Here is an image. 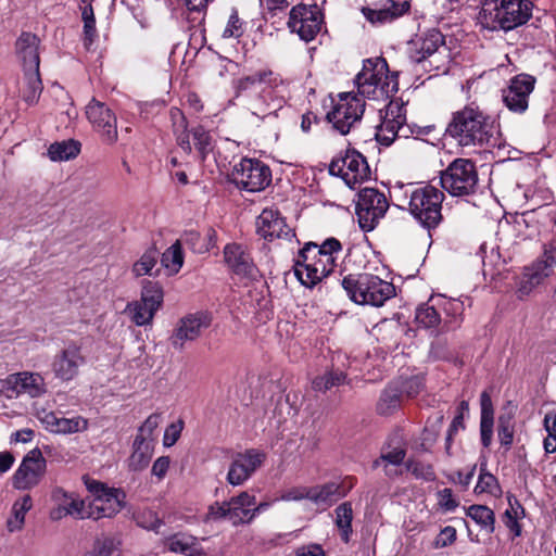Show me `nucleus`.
Masks as SVG:
<instances>
[{
  "mask_svg": "<svg viewBox=\"0 0 556 556\" xmlns=\"http://www.w3.org/2000/svg\"><path fill=\"white\" fill-rule=\"evenodd\" d=\"M445 136L462 148L500 146L492 118L475 103L455 111L445 128Z\"/></svg>",
  "mask_w": 556,
  "mask_h": 556,
  "instance_id": "obj_1",
  "label": "nucleus"
},
{
  "mask_svg": "<svg viewBox=\"0 0 556 556\" xmlns=\"http://www.w3.org/2000/svg\"><path fill=\"white\" fill-rule=\"evenodd\" d=\"M391 198L428 231L435 229L442 222V202L445 197L434 186L396 182L392 187Z\"/></svg>",
  "mask_w": 556,
  "mask_h": 556,
  "instance_id": "obj_2",
  "label": "nucleus"
},
{
  "mask_svg": "<svg viewBox=\"0 0 556 556\" xmlns=\"http://www.w3.org/2000/svg\"><path fill=\"white\" fill-rule=\"evenodd\" d=\"M281 81L279 75L271 68L263 66L236 79L233 81V89L236 97H243L250 100L248 106L253 115L264 118L281 106L280 101L275 104L273 98L274 89Z\"/></svg>",
  "mask_w": 556,
  "mask_h": 556,
  "instance_id": "obj_3",
  "label": "nucleus"
},
{
  "mask_svg": "<svg viewBox=\"0 0 556 556\" xmlns=\"http://www.w3.org/2000/svg\"><path fill=\"white\" fill-rule=\"evenodd\" d=\"M341 250L342 245L336 238H328L320 245L306 243L299 253L294 275L303 286L315 287L333 270Z\"/></svg>",
  "mask_w": 556,
  "mask_h": 556,
  "instance_id": "obj_4",
  "label": "nucleus"
},
{
  "mask_svg": "<svg viewBox=\"0 0 556 556\" xmlns=\"http://www.w3.org/2000/svg\"><path fill=\"white\" fill-rule=\"evenodd\" d=\"M354 84L358 97L369 100H387L399 90L397 73H391L383 58L364 60Z\"/></svg>",
  "mask_w": 556,
  "mask_h": 556,
  "instance_id": "obj_5",
  "label": "nucleus"
},
{
  "mask_svg": "<svg viewBox=\"0 0 556 556\" xmlns=\"http://www.w3.org/2000/svg\"><path fill=\"white\" fill-rule=\"evenodd\" d=\"M341 286L351 301L362 305L378 307L395 295L392 282L368 273L348 275L341 280Z\"/></svg>",
  "mask_w": 556,
  "mask_h": 556,
  "instance_id": "obj_6",
  "label": "nucleus"
},
{
  "mask_svg": "<svg viewBox=\"0 0 556 556\" xmlns=\"http://www.w3.org/2000/svg\"><path fill=\"white\" fill-rule=\"evenodd\" d=\"M169 118L177 146L184 152L190 154L192 152V144L190 142L191 135L199 159L202 162L205 161L208 154L214 150V140L210 131L202 126H197L189 131L188 122L184 112L175 106L169 110Z\"/></svg>",
  "mask_w": 556,
  "mask_h": 556,
  "instance_id": "obj_7",
  "label": "nucleus"
},
{
  "mask_svg": "<svg viewBox=\"0 0 556 556\" xmlns=\"http://www.w3.org/2000/svg\"><path fill=\"white\" fill-rule=\"evenodd\" d=\"M85 484L92 495V500L86 503V519L112 518L123 509L126 497L123 490L90 479L86 480Z\"/></svg>",
  "mask_w": 556,
  "mask_h": 556,
  "instance_id": "obj_8",
  "label": "nucleus"
},
{
  "mask_svg": "<svg viewBox=\"0 0 556 556\" xmlns=\"http://www.w3.org/2000/svg\"><path fill=\"white\" fill-rule=\"evenodd\" d=\"M441 186L452 197H467L478 189V172L472 161L455 159L441 173Z\"/></svg>",
  "mask_w": 556,
  "mask_h": 556,
  "instance_id": "obj_9",
  "label": "nucleus"
},
{
  "mask_svg": "<svg viewBox=\"0 0 556 556\" xmlns=\"http://www.w3.org/2000/svg\"><path fill=\"white\" fill-rule=\"evenodd\" d=\"M533 3L530 0H501V5L495 7V15L491 23L486 21V10L479 13V21L484 28L505 31L527 23L532 16Z\"/></svg>",
  "mask_w": 556,
  "mask_h": 556,
  "instance_id": "obj_10",
  "label": "nucleus"
},
{
  "mask_svg": "<svg viewBox=\"0 0 556 556\" xmlns=\"http://www.w3.org/2000/svg\"><path fill=\"white\" fill-rule=\"evenodd\" d=\"M332 108L327 113V119L341 135H346L361 122L365 101L353 92H341L332 100Z\"/></svg>",
  "mask_w": 556,
  "mask_h": 556,
  "instance_id": "obj_11",
  "label": "nucleus"
},
{
  "mask_svg": "<svg viewBox=\"0 0 556 556\" xmlns=\"http://www.w3.org/2000/svg\"><path fill=\"white\" fill-rule=\"evenodd\" d=\"M255 505V496L247 491L240 492L229 501L215 502L210 505L207 519H227L233 526L250 523L254 519L252 506Z\"/></svg>",
  "mask_w": 556,
  "mask_h": 556,
  "instance_id": "obj_12",
  "label": "nucleus"
},
{
  "mask_svg": "<svg viewBox=\"0 0 556 556\" xmlns=\"http://www.w3.org/2000/svg\"><path fill=\"white\" fill-rule=\"evenodd\" d=\"M231 181L241 190L260 192L271 182L268 165L256 159H242L231 172Z\"/></svg>",
  "mask_w": 556,
  "mask_h": 556,
  "instance_id": "obj_13",
  "label": "nucleus"
},
{
  "mask_svg": "<svg viewBox=\"0 0 556 556\" xmlns=\"http://www.w3.org/2000/svg\"><path fill=\"white\" fill-rule=\"evenodd\" d=\"M329 173L341 177L350 188H354L370 177L366 159L355 149H346L333 157L329 164Z\"/></svg>",
  "mask_w": 556,
  "mask_h": 556,
  "instance_id": "obj_14",
  "label": "nucleus"
},
{
  "mask_svg": "<svg viewBox=\"0 0 556 556\" xmlns=\"http://www.w3.org/2000/svg\"><path fill=\"white\" fill-rule=\"evenodd\" d=\"M389 207L386 195L375 188H364L358 192L356 214L359 227L364 231H371L378 222L386 215Z\"/></svg>",
  "mask_w": 556,
  "mask_h": 556,
  "instance_id": "obj_15",
  "label": "nucleus"
},
{
  "mask_svg": "<svg viewBox=\"0 0 556 556\" xmlns=\"http://www.w3.org/2000/svg\"><path fill=\"white\" fill-rule=\"evenodd\" d=\"M85 113L93 131L104 144L113 146L117 142V117L105 103L92 98L86 105Z\"/></svg>",
  "mask_w": 556,
  "mask_h": 556,
  "instance_id": "obj_16",
  "label": "nucleus"
},
{
  "mask_svg": "<svg viewBox=\"0 0 556 556\" xmlns=\"http://www.w3.org/2000/svg\"><path fill=\"white\" fill-rule=\"evenodd\" d=\"M288 28L298 35L327 34L325 15L317 4L294 5L289 12Z\"/></svg>",
  "mask_w": 556,
  "mask_h": 556,
  "instance_id": "obj_17",
  "label": "nucleus"
},
{
  "mask_svg": "<svg viewBox=\"0 0 556 556\" xmlns=\"http://www.w3.org/2000/svg\"><path fill=\"white\" fill-rule=\"evenodd\" d=\"M409 135L406 125V110L404 103L399 100L390 101L386 108L380 125L377 127L376 140L389 147L396 137L407 138Z\"/></svg>",
  "mask_w": 556,
  "mask_h": 556,
  "instance_id": "obj_18",
  "label": "nucleus"
},
{
  "mask_svg": "<svg viewBox=\"0 0 556 556\" xmlns=\"http://www.w3.org/2000/svg\"><path fill=\"white\" fill-rule=\"evenodd\" d=\"M267 455L258 448H248L236 453L226 476L232 486L243 485L265 463Z\"/></svg>",
  "mask_w": 556,
  "mask_h": 556,
  "instance_id": "obj_19",
  "label": "nucleus"
},
{
  "mask_svg": "<svg viewBox=\"0 0 556 556\" xmlns=\"http://www.w3.org/2000/svg\"><path fill=\"white\" fill-rule=\"evenodd\" d=\"M47 462L39 448L30 450L22 459L13 475V486L16 490H30L38 485L45 476Z\"/></svg>",
  "mask_w": 556,
  "mask_h": 556,
  "instance_id": "obj_20",
  "label": "nucleus"
},
{
  "mask_svg": "<svg viewBox=\"0 0 556 556\" xmlns=\"http://www.w3.org/2000/svg\"><path fill=\"white\" fill-rule=\"evenodd\" d=\"M535 77L529 74H518L509 79L502 90L505 106L514 113L522 114L529 106V97L534 90Z\"/></svg>",
  "mask_w": 556,
  "mask_h": 556,
  "instance_id": "obj_21",
  "label": "nucleus"
},
{
  "mask_svg": "<svg viewBox=\"0 0 556 556\" xmlns=\"http://www.w3.org/2000/svg\"><path fill=\"white\" fill-rule=\"evenodd\" d=\"M85 363L81 348L71 342L54 356L51 367L55 378L71 381L78 376L79 368Z\"/></svg>",
  "mask_w": 556,
  "mask_h": 556,
  "instance_id": "obj_22",
  "label": "nucleus"
},
{
  "mask_svg": "<svg viewBox=\"0 0 556 556\" xmlns=\"http://www.w3.org/2000/svg\"><path fill=\"white\" fill-rule=\"evenodd\" d=\"M255 224L257 235L264 240H289L294 237L292 229L277 208H264L257 216Z\"/></svg>",
  "mask_w": 556,
  "mask_h": 556,
  "instance_id": "obj_23",
  "label": "nucleus"
},
{
  "mask_svg": "<svg viewBox=\"0 0 556 556\" xmlns=\"http://www.w3.org/2000/svg\"><path fill=\"white\" fill-rule=\"evenodd\" d=\"M38 419L47 431L54 434H74L84 432L89 427L88 419L83 416L66 418L45 409L38 414Z\"/></svg>",
  "mask_w": 556,
  "mask_h": 556,
  "instance_id": "obj_24",
  "label": "nucleus"
},
{
  "mask_svg": "<svg viewBox=\"0 0 556 556\" xmlns=\"http://www.w3.org/2000/svg\"><path fill=\"white\" fill-rule=\"evenodd\" d=\"M51 498L54 503V507L50 510V518L52 520H61L66 516H72L76 519H86V502L74 493H68L61 488H55L52 491Z\"/></svg>",
  "mask_w": 556,
  "mask_h": 556,
  "instance_id": "obj_25",
  "label": "nucleus"
},
{
  "mask_svg": "<svg viewBox=\"0 0 556 556\" xmlns=\"http://www.w3.org/2000/svg\"><path fill=\"white\" fill-rule=\"evenodd\" d=\"M211 325V318L205 313L189 314L181 318L174 333L170 337V343L175 349H181L186 341L195 340L203 329Z\"/></svg>",
  "mask_w": 556,
  "mask_h": 556,
  "instance_id": "obj_26",
  "label": "nucleus"
},
{
  "mask_svg": "<svg viewBox=\"0 0 556 556\" xmlns=\"http://www.w3.org/2000/svg\"><path fill=\"white\" fill-rule=\"evenodd\" d=\"M223 253L225 263L235 275L242 278H256L257 267L243 245L235 242L228 243Z\"/></svg>",
  "mask_w": 556,
  "mask_h": 556,
  "instance_id": "obj_27",
  "label": "nucleus"
},
{
  "mask_svg": "<svg viewBox=\"0 0 556 556\" xmlns=\"http://www.w3.org/2000/svg\"><path fill=\"white\" fill-rule=\"evenodd\" d=\"M4 388L10 392L9 396L27 394L30 397H38L46 392L43 378L37 372H17L10 375L4 382Z\"/></svg>",
  "mask_w": 556,
  "mask_h": 556,
  "instance_id": "obj_28",
  "label": "nucleus"
},
{
  "mask_svg": "<svg viewBox=\"0 0 556 556\" xmlns=\"http://www.w3.org/2000/svg\"><path fill=\"white\" fill-rule=\"evenodd\" d=\"M409 9L410 3L408 1L397 2L395 0H386L381 8H363L362 12L366 20L372 25H382L393 22L407 13Z\"/></svg>",
  "mask_w": 556,
  "mask_h": 556,
  "instance_id": "obj_29",
  "label": "nucleus"
},
{
  "mask_svg": "<svg viewBox=\"0 0 556 556\" xmlns=\"http://www.w3.org/2000/svg\"><path fill=\"white\" fill-rule=\"evenodd\" d=\"M16 88L27 104H36L43 90L39 70H22V74L16 78Z\"/></svg>",
  "mask_w": 556,
  "mask_h": 556,
  "instance_id": "obj_30",
  "label": "nucleus"
},
{
  "mask_svg": "<svg viewBox=\"0 0 556 556\" xmlns=\"http://www.w3.org/2000/svg\"><path fill=\"white\" fill-rule=\"evenodd\" d=\"M415 323L418 328L430 331L433 334L446 332L443 330V318L439 312L435 300L432 298L427 303L419 305L415 312Z\"/></svg>",
  "mask_w": 556,
  "mask_h": 556,
  "instance_id": "obj_31",
  "label": "nucleus"
},
{
  "mask_svg": "<svg viewBox=\"0 0 556 556\" xmlns=\"http://www.w3.org/2000/svg\"><path fill=\"white\" fill-rule=\"evenodd\" d=\"M556 265V247L553 243H546L543 248L542 256L531 266L527 267L525 273L530 276L534 285H541L548 276H551Z\"/></svg>",
  "mask_w": 556,
  "mask_h": 556,
  "instance_id": "obj_32",
  "label": "nucleus"
},
{
  "mask_svg": "<svg viewBox=\"0 0 556 556\" xmlns=\"http://www.w3.org/2000/svg\"><path fill=\"white\" fill-rule=\"evenodd\" d=\"M16 54L22 70H39L40 65V38L18 37L15 43Z\"/></svg>",
  "mask_w": 556,
  "mask_h": 556,
  "instance_id": "obj_33",
  "label": "nucleus"
},
{
  "mask_svg": "<svg viewBox=\"0 0 556 556\" xmlns=\"http://www.w3.org/2000/svg\"><path fill=\"white\" fill-rule=\"evenodd\" d=\"M444 37H412L407 41L406 51L414 62H421L433 54L444 43Z\"/></svg>",
  "mask_w": 556,
  "mask_h": 556,
  "instance_id": "obj_34",
  "label": "nucleus"
},
{
  "mask_svg": "<svg viewBox=\"0 0 556 556\" xmlns=\"http://www.w3.org/2000/svg\"><path fill=\"white\" fill-rule=\"evenodd\" d=\"M263 25H266V21L263 17L245 20L240 16L239 11L236 8H232L224 35L257 34L258 30H262Z\"/></svg>",
  "mask_w": 556,
  "mask_h": 556,
  "instance_id": "obj_35",
  "label": "nucleus"
},
{
  "mask_svg": "<svg viewBox=\"0 0 556 556\" xmlns=\"http://www.w3.org/2000/svg\"><path fill=\"white\" fill-rule=\"evenodd\" d=\"M434 300L439 312L445 314V318H443V330L451 331L459 327L464 313V303L457 299H447L444 296Z\"/></svg>",
  "mask_w": 556,
  "mask_h": 556,
  "instance_id": "obj_36",
  "label": "nucleus"
},
{
  "mask_svg": "<svg viewBox=\"0 0 556 556\" xmlns=\"http://www.w3.org/2000/svg\"><path fill=\"white\" fill-rule=\"evenodd\" d=\"M345 495L346 492L339 483L336 482L309 486V501L316 505L331 506L334 502Z\"/></svg>",
  "mask_w": 556,
  "mask_h": 556,
  "instance_id": "obj_37",
  "label": "nucleus"
},
{
  "mask_svg": "<svg viewBox=\"0 0 556 556\" xmlns=\"http://www.w3.org/2000/svg\"><path fill=\"white\" fill-rule=\"evenodd\" d=\"M33 508V498L29 494H25L17 498L12 507L5 527L10 533L20 532L25 525L26 514Z\"/></svg>",
  "mask_w": 556,
  "mask_h": 556,
  "instance_id": "obj_38",
  "label": "nucleus"
},
{
  "mask_svg": "<svg viewBox=\"0 0 556 556\" xmlns=\"http://www.w3.org/2000/svg\"><path fill=\"white\" fill-rule=\"evenodd\" d=\"M153 455V442L136 437L132 443V453L129 457V468L134 471L144 469Z\"/></svg>",
  "mask_w": 556,
  "mask_h": 556,
  "instance_id": "obj_39",
  "label": "nucleus"
},
{
  "mask_svg": "<svg viewBox=\"0 0 556 556\" xmlns=\"http://www.w3.org/2000/svg\"><path fill=\"white\" fill-rule=\"evenodd\" d=\"M509 507L505 510L503 521L505 527L513 533L514 538L521 535L522 527L519 523L526 516V510L516 496H507Z\"/></svg>",
  "mask_w": 556,
  "mask_h": 556,
  "instance_id": "obj_40",
  "label": "nucleus"
},
{
  "mask_svg": "<svg viewBox=\"0 0 556 556\" xmlns=\"http://www.w3.org/2000/svg\"><path fill=\"white\" fill-rule=\"evenodd\" d=\"M81 144L74 139L54 142L48 148V156L53 162L68 161L80 152Z\"/></svg>",
  "mask_w": 556,
  "mask_h": 556,
  "instance_id": "obj_41",
  "label": "nucleus"
},
{
  "mask_svg": "<svg viewBox=\"0 0 556 556\" xmlns=\"http://www.w3.org/2000/svg\"><path fill=\"white\" fill-rule=\"evenodd\" d=\"M473 491L477 495L489 494L493 497H501L502 495V488L498 480L486 470V463L481 464L480 473Z\"/></svg>",
  "mask_w": 556,
  "mask_h": 556,
  "instance_id": "obj_42",
  "label": "nucleus"
},
{
  "mask_svg": "<svg viewBox=\"0 0 556 556\" xmlns=\"http://www.w3.org/2000/svg\"><path fill=\"white\" fill-rule=\"evenodd\" d=\"M85 554L87 556H121L122 542L115 536L104 535L96 539L91 551Z\"/></svg>",
  "mask_w": 556,
  "mask_h": 556,
  "instance_id": "obj_43",
  "label": "nucleus"
},
{
  "mask_svg": "<svg viewBox=\"0 0 556 556\" xmlns=\"http://www.w3.org/2000/svg\"><path fill=\"white\" fill-rule=\"evenodd\" d=\"M402 394L397 384L388 386L377 404V410L380 415H390L401 406Z\"/></svg>",
  "mask_w": 556,
  "mask_h": 556,
  "instance_id": "obj_44",
  "label": "nucleus"
},
{
  "mask_svg": "<svg viewBox=\"0 0 556 556\" xmlns=\"http://www.w3.org/2000/svg\"><path fill=\"white\" fill-rule=\"evenodd\" d=\"M125 313L137 326H148L152 324L156 311L149 307L140 300L128 303Z\"/></svg>",
  "mask_w": 556,
  "mask_h": 556,
  "instance_id": "obj_45",
  "label": "nucleus"
},
{
  "mask_svg": "<svg viewBox=\"0 0 556 556\" xmlns=\"http://www.w3.org/2000/svg\"><path fill=\"white\" fill-rule=\"evenodd\" d=\"M336 525L341 532L342 540L348 543L352 533L353 509L350 502L340 504L336 510Z\"/></svg>",
  "mask_w": 556,
  "mask_h": 556,
  "instance_id": "obj_46",
  "label": "nucleus"
},
{
  "mask_svg": "<svg viewBox=\"0 0 556 556\" xmlns=\"http://www.w3.org/2000/svg\"><path fill=\"white\" fill-rule=\"evenodd\" d=\"M405 455L406 452L404 448L395 447L392 451L382 453L380 457L372 463V466L377 468L383 465L386 475L388 477H393L397 475V470L389 468V465L400 466L403 463Z\"/></svg>",
  "mask_w": 556,
  "mask_h": 556,
  "instance_id": "obj_47",
  "label": "nucleus"
},
{
  "mask_svg": "<svg viewBox=\"0 0 556 556\" xmlns=\"http://www.w3.org/2000/svg\"><path fill=\"white\" fill-rule=\"evenodd\" d=\"M467 516L470 517L481 528L489 532L494 531L495 516L494 511L484 505H471L467 509Z\"/></svg>",
  "mask_w": 556,
  "mask_h": 556,
  "instance_id": "obj_48",
  "label": "nucleus"
},
{
  "mask_svg": "<svg viewBox=\"0 0 556 556\" xmlns=\"http://www.w3.org/2000/svg\"><path fill=\"white\" fill-rule=\"evenodd\" d=\"M161 262L170 275H175L180 270L184 265V253L178 241L163 253Z\"/></svg>",
  "mask_w": 556,
  "mask_h": 556,
  "instance_id": "obj_49",
  "label": "nucleus"
},
{
  "mask_svg": "<svg viewBox=\"0 0 556 556\" xmlns=\"http://www.w3.org/2000/svg\"><path fill=\"white\" fill-rule=\"evenodd\" d=\"M163 290L157 282L144 281L140 301L154 311H159L163 303Z\"/></svg>",
  "mask_w": 556,
  "mask_h": 556,
  "instance_id": "obj_50",
  "label": "nucleus"
},
{
  "mask_svg": "<svg viewBox=\"0 0 556 556\" xmlns=\"http://www.w3.org/2000/svg\"><path fill=\"white\" fill-rule=\"evenodd\" d=\"M345 379L346 376L343 371H327L313 379L312 388L317 392H326L333 387L343 384Z\"/></svg>",
  "mask_w": 556,
  "mask_h": 556,
  "instance_id": "obj_51",
  "label": "nucleus"
},
{
  "mask_svg": "<svg viewBox=\"0 0 556 556\" xmlns=\"http://www.w3.org/2000/svg\"><path fill=\"white\" fill-rule=\"evenodd\" d=\"M159 260V252L154 248L148 249L140 258L132 265V274L135 277L152 275V269L155 267Z\"/></svg>",
  "mask_w": 556,
  "mask_h": 556,
  "instance_id": "obj_52",
  "label": "nucleus"
},
{
  "mask_svg": "<svg viewBox=\"0 0 556 556\" xmlns=\"http://www.w3.org/2000/svg\"><path fill=\"white\" fill-rule=\"evenodd\" d=\"M257 17H263L266 21V25L262 26V30H258L262 35H274L277 31H280L283 29V26H288V17L287 13L282 14H266L263 13L258 15Z\"/></svg>",
  "mask_w": 556,
  "mask_h": 556,
  "instance_id": "obj_53",
  "label": "nucleus"
},
{
  "mask_svg": "<svg viewBox=\"0 0 556 556\" xmlns=\"http://www.w3.org/2000/svg\"><path fill=\"white\" fill-rule=\"evenodd\" d=\"M497 437L500 443L505 446V450L508 451L514 441V425L511 422V417L501 416L498 419V429Z\"/></svg>",
  "mask_w": 556,
  "mask_h": 556,
  "instance_id": "obj_54",
  "label": "nucleus"
},
{
  "mask_svg": "<svg viewBox=\"0 0 556 556\" xmlns=\"http://www.w3.org/2000/svg\"><path fill=\"white\" fill-rule=\"evenodd\" d=\"M406 468L417 479H422L425 481H433L435 479V472L430 464L420 460H408L406 463Z\"/></svg>",
  "mask_w": 556,
  "mask_h": 556,
  "instance_id": "obj_55",
  "label": "nucleus"
},
{
  "mask_svg": "<svg viewBox=\"0 0 556 556\" xmlns=\"http://www.w3.org/2000/svg\"><path fill=\"white\" fill-rule=\"evenodd\" d=\"M302 500H309V486L296 485L282 490L275 502H299Z\"/></svg>",
  "mask_w": 556,
  "mask_h": 556,
  "instance_id": "obj_56",
  "label": "nucleus"
},
{
  "mask_svg": "<svg viewBox=\"0 0 556 556\" xmlns=\"http://www.w3.org/2000/svg\"><path fill=\"white\" fill-rule=\"evenodd\" d=\"M135 520L139 527L155 532L159 531L160 527L163 523L162 520L157 517V515L150 509L139 511L135 516Z\"/></svg>",
  "mask_w": 556,
  "mask_h": 556,
  "instance_id": "obj_57",
  "label": "nucleus"
},
{
  "mask_svg": "<svg viewBox=\"0 0 556 556\" xmlns=\"http://www.w3.org/2000/svg\"><path fill=\"white\" fill-rule=\"evenodd\" d=\"M165 544L168 551L177 554H184L191 546L192 538L182 533H177L167 538Z\"/></svg>",
  "mask_w": 556,
  "mask_h": 556,
  "instance_id": "obj_58",
  "label": "nucleus"
},
{
  "mask_svg": "<svg viewBox=\"0 0 556 556\" xmlns=\"http://www.w3.org/2000/svg\"><path fill=\"white\" fill-rule=\"evenodd\" d=\"M189 11V18L197 22L198 26L205 21V10L210 0H184Z\"/></svg>",
  "mask_w": 556,
  "mask_h": 556,
  "instance_id": "obj_59",
  "label": "nucleus"
},
{
  "mask_svg": "<svg viewBox=\"0 0 556 556\" xmlns=\"http://www.w3.org/2000/svg\"><path fill=\"white\" fill-rule=\"evenodd\" d=\"M161 421L160 414H151L144 422L139 427L138 433L136 437L146 439L148 441L154 442L153 433L159 427Z\"/></svg>",
  "mask_w": 556,
  "mask_h": 556,
  "instance_id": "obj_60",
  "label": "nucleus"
},
{
  "mask_svg": "<svg viewBox=\"0 0 556 556\" xmlns=\"http://www.w3.org/2000/svg\"><path fill=\"white\" fill-rule=\"evenodd\" d=\"M437 496L438 504L443 511H454L459 505L458 501L453 495V491L448 488L440 490Z\"/></svg>",
  "mask_w": 556,
  "mask_h": 556,
  "instance_id": "obj_61",
  "label": "nucleus"
},
{
  "mask_svg": "<svg viewBox=\"0 0 556 556\" xmlns=\"http://www.w3.org/2000/svg\"><path fill=\"white\" fill-rule=\"evenodd\" d=\"M456 541V529L452 526L444 527L433 542L435 548H443Z\"/></svg>",
  "mask_w": 556,
  "mask_h": 556,
  "instance_id": "obj_62",
  "label": "nucleus"
},
{
  "mask_svg": "<svg viewBox=\"0 0 556 556\" xmlns=\"http://www.w3.org/2000/svg\"><path fill=\"white\" fill-rule=\"evenodd\" d=\"M399 388L401 394L405 393L408 397H414L422 390L424 382L420 377H410L404 380Z\"/></svg>",
  "mask_w": 556,
  "mask_h": 556,
  "instance_id": "obj_63",
  "label": "nucleus"
},
{
  "mask_svg": "<svg viewBox=\"0 0 556 556\" xmlns=\"http://www.w3.org/2000/svg\"><path fill=\"white\" fill-rule=\"evenodd\" d=\"M202 235L195 230L187 231L184 236V241L189 248L199 254L207 252V247L202 245Z\"/></svg>",
  "mask_w": 556,
  "mask_h": 556,
  "instance_id": "obj_64",
  "label": "nucleus"
}]
</instances>
